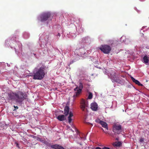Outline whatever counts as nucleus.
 <instances>
[{"mask_svg": "<svg viewBox=\"0 0 149 149\" xmlns=\"http://www.w3.org/2000/svg\"><path fill=\"white\" fill-rule=\"evenodd\" d=\"M26 97V94L21 91H17L15 92L10 91L8 93L7 98L8 100H14L16 103L20 104Z\"/></svg>", "mask_w": 149, "mask_h": 149, "instance_id": "f257e3e1", "label": "nucleus"}, {"mask_svg": "<svg viewBox=\"0 0 149 149\" xmlns=\"http://www.w3.org/2000/svg\"><path fill=\"white\" fill-rule=\"evenodd\" d=\"M45 66L40 68L33 75V79L41 80L43 79L45 74Z\"/></svg>", "mask_w": 149, "mask_h": 149, "instance_id": "f03ea898", "label": "nucleus"}, {"mask_svg": "<svg viewBox=\"0 0 149 149\" xmlns=\"http://www.w3.org/2000/svg\"><path fill=\"white\" fill-rule=\"evenodd\" d=\"M99 48L105 54L109 53L111 50L110 46L107 45H102Z\"/></svg>", "mask_w": 149, "mask_h": 149, "instance_id": "7ed1b4c3", "label": "nucleus"}, {"mask_svg": "<svg viewBox=\"0 0 149 149\" xmlns=\"http://www.w3.org/2000/svg\"><path fill=\"white\" fill-rule=\"evenodd\" d=\"M122 130V127L120 125L115 124L112 127V131L115 134H119Z\"/></svg>", "mask_w": 149, "mask_h": 149, "instance_id": "20e7f679", "label": "nucleus"}, {"mask_svg": "<svg viewBox=\"0 0 149 149\" xmlns=\"http://www.w3.org/2000/svg\"><path fill=\"white\" fill-rule=\"evenodd\" d=\"M51 15V14L49 12H46L42 13L40 16L41 21L43 22L47 21L49 19Z\"/></svg>", "mask_w": 149, "mask_h": 149, "instance_id": "39448f33", "label": "nucleus"}, {"mask_svg": "<svg viewBox=\"0 0 149 149\" xmlns=\"http://www.w3.org/2000/svg\"><path fill=\"white\" fill-rule=\"evenodd\" d=\"M78 87L79 89L77 90V91L75 92V94L73 96L74 98L79 96L81 92L82 89L83 88V85L81 82L79 83V86Z\"/></svg>", "mask_w": 149, "mask_h": 149, "instance_id": "423d86ee", "label": "nucleus"}, {"mask_svg": "<svg viewBox=\"0 0 149 149\" xmlns=\"http://www.w3.org/2000/svg\"><path fill=\"white\" fill-rule=\"evenodd\" d=\"M88 107V104L86 102L85 100L82 99L81 101V109L82 111H84L85 109Z\"/></svg>", "mask_w": 149, "mask_h": 149, "instance_id": "0eeeda50", "label": "nucleus"}, {"mask_svg": "<svg viewBox=\"0 0 149 149\" xmlns=\"http://www.w3.org/2000/svg\"><path fill=\"white\" fill-rule=\"evenodd\" d=\"M51 147L54 149H64L63 147L57 144L51 145Z\"/></svg>", "mask_w": 149, "mask_h": 149, "instance_id": "6e6552de", "label": "nucleus"}, {"mask_svg": "<svg viewBox=\"0 0 149 149\" xmlns=\"http://www.w3.org/2000/svg\"><path fill=\"white\" fill-rule=\"evenodd\" d=\"M97 104L96 103H92L91 105V108L93 111H96L97 109Z\"/></svg>", "mask_w": 149, "mask_h": 149, "instance_id": "1a4fd4ad", "label": "nucleus"}, {"mask_svg": "<svg viewBox=\"0 0 149 149\" xmlns=\"http://www.w3.org/2000/svg\"><path fill=\"white\" fill-rule=\"evenodd\" d=\"M131 78L132 79V81L134 83H135L136 84L138 85L139 86H143V85L140 83L139 81H138L137 80L134 79L132 77H131Z\"/></svg>", "mask_w": 149, "mask_h": 149, "instance_id": "9d476101", "label": "nucleus"}, {"mask_svg": "<svg viewBox=\"0 0 149 149\" xmlns=\"http://www.w3.org/2000/svg\"><path fill=\"white\" fill-rule=\"evenodd\" d=\"M65 115H60L57 116V119L60 121H63L65 120Z\"/></svg>", "mask_w": 149, "mask_h": 149, "instance_id": "9b49d317", "label": "nucleus"}, {"mask_svg": "<svg viewBox=\"0 0 149 149\" xmlns=\"http://www.w3.org/2000/svg\"><path fill=\"white\" fill-rule=\"evenodd\" d=\"M69 108L68 106H65L64 109V114L65 116H67L69 114Z\"/></svg>", "mask_w": 149, "mask_h": 149, "instance_id": "f8f14e48", "label": "nucleus"}, {"mask_svg": "<svg viewBox=\"0 0 149 149\" xmlns=\"http://www.w3.org/2000/svg\"><path fill=\"white\" fill-rule=\"evenodd\" d=\"M73 114L71 112H70L69 113V115L68 117V122L69 123H71L72 122V119L71 117L73 116Z\"/></svg>", "mask_w": 149, "mask_h": 149, "instance_id": "ddd939ff", "label": "nucleus"}, {"mask_svg": "<svg viewBox=\"0 0 149 149\" xmlns=\"http://www.w3.org/2000/svg\"><path fill=\"white\" fill-rule=\"evenodd\" d=\"M149 57L148 56L145 55L143 58L144 63L147 64L149 62Z\"/></svg>", "mask_w": 149, "mask_h": 149, "instance_id": "4468645a", "label": "nucleus"}, {"mask_svg": "<svg viewBox=\"0 0 149 149\" xmlns=\"http://www.w3.org/2000/svg\"><path fill=\"white\" fill-rule=\"evenodd\" d=\"M100 124L102 125V127L106 128L107 130H108L107 124L106 123L104 122L103 121H102L101 122V123H100Z\"/></svg>", "mask_w": 149, "mask_h": 149, "instance_id": "2eb2a0df", "label": "nucleus"}, {"mask_svg": "<svg viewBox=\"0 0 149 149\" xmlns=\"http://www.w3.org/2000/svg\"><path fill=\"white\" fill-rule=\"evenodd\" d=\"M121 143L120 142H115L114 144V145L116 146L119 147L121 145Z\"/></svg>", "mask_w": 149, "mask_h": 149, "instance_id": "dca6fc26", "label": "nucleus"}, {"mask_svg": "<svg viewBox=\"0 0 149 149\" xmlns=\"http://www.w3.org/2000/svg\"><path fill=\"white\" fill-rule=\"evenodd\" d=\"M93 94L91 92L89 93V94L88 97V99H92L93 97Z\"/></svg>", "mask_w": 149, "mask_h": 149, "instance_id": "f3484780", "label": "nucleus"}, {"mask_svg": "<svg viewBox=\"0 0 149 149\" xmlns=\"http://www.w3.org/2000/svg\"><path fill=\"white\" fill-rule=\"evenodd\" d=\"M103 121L100 120L99 119H95V122H96L97 123H99V124H101V122H102Z\"/></svg>", "mask_w": 149, "mask_h": 149, "instance_id": "a211bd4d", "label": "nucleus"}, {"mask_svg": "<svg viewBox=\"0 0 149 149\" xmlns=\"http://www.w3.org/2000/svg\"><path fill=\"white\" fill-rule=\"evenodd\" d=\"M144 141V139L143 138H141L139 140V141L140 143H143Z\"/></svg>", "mask_w": 149, "mask_h": 149, "instance_id": "6ab92c4d", "label": "nucleus"}, {"mask_svg": "<svg viewBox=\"0 0 149 149\" xmlns=\"http://www.w3.org/2000/svg\"><path fill=\"white\" fill-rule=\"evenodd\" d=\"M84 123H86V124L88 125H92V126L93 125L92 123H91L89 122H87L85 121L84 122Z\"/></svg>", "mask_w": 149, "mask_h": 149, "instance_id": "aec40b11", "label": "nucleus"}, {"mask_svg": "<svg viewBox=\"0 0 149 149\" xmlns=\"http://www.w3.org/2000/svg\"><path fill=\"white\" fill-rule=\"evenodd\" d=\"M78 89V87L77 86L75 88H74V91H77V90Z\"/></svg>", "mask_w": 149, "mask_h": 149, "instance_id": "412c9836", "label": "nucleus"}, {"mask_svg": "<svg viewBox=\"0 0 149 149\" xmlns=\"http://www.w3.org/2000/svg\"><path fill=\"white\" fill-rule=\"evenodd\" d=\"M110 148L109 147H104L102 148V149H110Z\"/></svg>", "mask_w": 149, "mask_h": 149, "instance_id": "4be33fe9", "label": "nucleus"}, {"mask_svg": "<svg viewBox=\"0 0 149 149\" xmlns=\"http://www.w3.org/2000/svg\"><path fill=\"white\" fill-rule=\"evenodd\" d=\"M102 130V131L106 133V134L108 133V132H105V131H104L103 129L102 128H101Z\"/></svg>", "mask_w": 149, "mask_h": 149, "instance_id": "5701e85b", "label": "nucleus"}, {"mask_svg": "<svg viewBox=\"0 0 149 149\" xmlns=\"http://www.w3.org/2000/svg\"><path fill=\"white\" fill-rule=\"evenodd\" d=\"M95 149H102L100 147H97L95 148Z\"/></svg>", "mask_w": 149, "mask_h": 149, "instance_id": "b1692460", "label": "nucleus"}, {"mask_svg": "<svg viewBox=\"0 0 149 149\" xmlns=\"http://www.w3.org/2000/svg\"><path fill=\"white\" fill-rule=\"evenodd\" d=\"M14 107L16 109H17L18 108L17 106H14Z\"/></svg>", "mask_w": 149, "mask_h": 149, "instance_id": "393cba45", "label": "nucleus"}, {"mask_svg": "<svg viewBox=\"0 0 149 149\" xmlns=\"http://www.w3.org/2000/svg\"><path fill=\"white\" fill-rule=\"evenodd\" d=\"M38 139H39V140L40 141H41V142H42V140H41V139L40 138H39Z\"/></svg>", "mask_w": 149, "mask_h": 149, "instance_id": "a878e982", "label": "nucleus"}, {"mask_svg": "<svg viewBox=\"0 0 149 149\" xmlns=\"http://www.w3.org/2000/svg\"><path fill=\"white\" fill-rule=\"evenodd\" d=\"M58 36H60V34L59 33H58Z\"/></svg>", "mask_w": 149, "mask_h": 149, "instance_id": "bb28decb", "label": "nucleus"}, {"mask_svg": "<svg viewBox=\"0 0 149 149\" xmlns=\"http://www.w3.org/2000/svg\"><path fill=\"white\" fill-rule=\"evenodd\" d=\"M18 143H17V147H18Z\"/></svg>", "mask_w": 149, "mask_h": 149, "instance_id": "cd10ccee", "label": "nucleus"}, {"mask_svg": "<svg viewBox=\"0 0 149 149\" xmlns=\"http://www.w3.org/2000/svg\"><path fill=\"white\" fill-rule=\"evenodd\" d=\"M115 81H116V80L115 79H113Z\"/></svg>", "mask_w": 149, "mask_h": 149, "instance_id": "c85d7f7f", "label": "nucleus"}, {"mask_svg": "<svg viewBox=\"0 0 149 149\" xmlns=\"http://www.w3.org/2000/svg\"><path fill=\"white\" fill-rule=\"evenodd\" d=\"M111 79H113V78H112V77H111Z\"/></svg>", "mask_w": 149, "mask_h": 149, "instance_id": "c756f323", "label": "nucleus"}]
</instances>
